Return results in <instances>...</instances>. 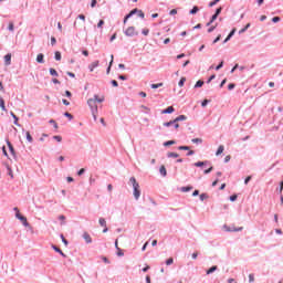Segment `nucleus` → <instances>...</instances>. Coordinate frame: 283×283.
Returning <instances> with one entry per match:
<instances>
[{"instance_id":"obj_1","label":"nucleus","mask_w":283,"mask_h":283,"mask_svg":"<svg viewBox=\"0 0 283 283\" xmlns=\"http://www.w3.org/2000/svg\"><path fill=\"white\" fill-rule=\"evenodd\" d=\"M104 101L105 98L98 97V95H94V98H90L87 101V105L91 108L94 120H96V114H98V106H96V103H103Z\"/></svg>"},{"instance_id":"obj_2","label":"nucleus","mask_w":283,"mask_h":283,"mask_svg":"<svg viewBox=\"0 0 283 283\" xmlns=\"http://www.w3.org/2000/svg\"><path fill=\"white\" fill-rule=\"evenodd\" d=\"M125 36H138V31H136V27H128L124 31Z\"/></svg>"},{"instance_id":"obj_3","label":"nucleus","mask_w":283,"mask_h":283,"mask_svg":"<svg viewBox=\"0 0 283 283\" xmlns=\"http://www.w3.org/2000/svg\"><path fill=\"white\" fill-rule=\"evenodd\" d=\"M15 218L20 220V222L23 224V227H30V222H28V218L25 216L21 214V212H15Z\"/></svg>"},{"instance_id":"obj_4","label":"nucleus","mask_w":283,"mask_h":283,"mask_svg":"<svg viewBox=\"0 0 283 283\" xmlns=\"http://www.w3.org/2000/svg\"><path fill=\"white\" fill-rule=\"evenodd\" d=\"M6 143H7V147H9V151H10L11 156L14 158V160H17V150H14V146L8 138L6 139Z\"/></svg>"},{"instance_id":"obj_5","label":"nucleus","mask_w":283,"mask_h":283,"mask_svg":"<svg viewBox=\"0 0 283 283\" xmlns=\"http://www.w3.org/2000/svg\"><path fill=\"white\" fill-rule=\"evenodd\" d=\"M174 125L175 129L180 128V124L176 123L175 119L164 123V127H171Z\"/></svg>"},{"instance_id":"obj_6","label":"nucleus","mask_w":283,"mask_h":283,"mask_svg":"<svg viewBox=\"0 0 283 283\" xmlns=\"http://www.w3.org/2000/svg\"><path fill=\"white\" fill-rule=\"evenodd\" d=\"M235 32H237V29L233 28L229 34L227 35V38L223 40V44L224 43H229V41H231V39H233V36H235Z\"/></svg>"},{"instance_id":"obj_7","label":"nucleus","mask_w":283,"mask_h":283,"mask_svg":"<svg viewBox=\"0 0 283 283\" xmlns=\"http://www.w3.org/2000/svg\"><path fill=\"white\" fill-rule=\"evenodd\" d=\"M133 195L135 200H138L140 198V186L133 187Z\"/></svg>"},{"instance_id":"obj_8","label":"nucleus","mask_w":283,"mask_h":283,"mask_svg":"<svg viewBox=\"0 0 283 283\" xmlns=\"http://www.w3.org/2000/svg\"><path fill=\"white\" fill-rule=\"evenodd\" d=\"M192 165H193V167H200L202 169V167H207V166L211 165V161H209V160L197 161Z\"/></svg>"},{"instance_id":"obj_9","label":"nucleus","mask_w":283,"mask_h":283,"mask_svg":"<svg viewBox=\"0 0 283 283\" xmlns=\"http://www.w3.org/2000/svg\"><path fill=\"white\" fill-rule=\"evenodd\" d=\"M179 191H181L182 193H189V191H193V186H191V185L184 186V187L179 188Z\"/></svg>"},{"instance_id":"obj_10","label":"nucleus","mask_w":283,"mask_h":283,"mask_svg":"<svg viewBox=\"0 0 283 283\" xmlns=\"http://www.w3.org/2000/svg\"><path fill=\"white\" fill-rule=\"evenodd\" d=\"M52 249L53 251H55V253H59L62 258H67V255L63 252V250H61V248L56 247L55 244H52Z\"/></svg>"},{"instance_id":"obj_11","label":"nucleus","mask_w":283,"mask_h":283,"mask_svg":"<svg viewBox=\"0 0 283 283\" xmlns=\"http://www.w3.org/2000/svg\"><path fill=\"white\" fill-rule=\"evenodd\" d=\"M12 64V53H7L4 55V65H11Z\"/></svg>"},{"instance_id":"obj_12","label":"nucleus","mask_w":283,"mask_h":283,"mask_svg":"<svg viewBox=\"0 0 283 283\" xmlns=\"http://www.w3.org/2000/svg\"><path fill=\"white\" fill-rule=\"evenodd\" d=\"M99 63H101V62H99L98 60H96V61H94L93 63H91V64L88 65L90 72H94V70H96V67H98Z\"/></svg>"},{"instance_id":"obj_13","label":"nucleus","mask_w":283,"mask_h":283,"mask_svg":"<svg viewBox=\"0 0 283 283\" xmlns=\"http://www.w3.org/2000/svg\"><path fill=\"white\" fill-rule=\"evenodd\" d=\"M10 116L13 118V125H17V127H21V124H19V117L14 114V112H10Z\"/></svg>"},{"instance_id":"obj_14","label":"nucleus","mask_w":283,"mask_h":283,"mask_svg":"<svg viewBox=\"0 0 283 283\" xmlns=\"http://www.w3.org/2000/svg\"><path fill=\"white\" fill-rule=\"evenodd\" d=\"M174 112H176V108H174V106H168L161 111V114H174Z\"/></svg>"},{"instance_id":"obj_15","label":"nucleus","mask_w":283,"mask_h":283,"mask_svg":"<svg viewBox=\"0 0 283 283\" xmlns=\"http://www.w3.org/2000/svg\"><path fill=\"white\" fill-rule=\"evenodd\" d=\"M82 238L85 240L86 244H92V237L90 235V233L84 232Z\"/></svg>"},{"instance_id":"obj_16","label":"nucleus","mask_w":283,"mask_h":283,"mask_svg":"<svg viewBox=\"0 0 283 283\" xmlns=\"http://www.w3.org/2000/svg\"><path fill=\"white\" fill-rule=\"evenodd\" d=\"M36 63H45V55L43 53L36 55Z\"/></svg>"},{"instance_id":"obj_17","label":"nucleus","mask_w":283,"mask_h":283,"mask_svg":"<svg viewBox=\"0 0 283 283\" xmlns=\"http://www.w3.org/2000/svg\"><path fill=\"white\" fill-rule=\"evenodd\" d=\"M217 270H218V265H212L211 268H209V269L206 271V274H207V275H211V273H216Z\"/></svg>"},{"instance_id":"obj_18","label":"nucleus","mask_w":283,"mask_h":283,"mask_svg":"<svg viewBox=\"0 0 283 283\" xmlns=\"http://www.w3.org/2000/svg\"><path fill=\"white\" fill-rule=\"evenodd\" d=\"M159 174H160V176H163V178H166V176H167V168L164 165L160 166Z\"/></svg>"},{"instance_id":"obj_19","label":"nucleus","mask_w":283,"mask_h":283,"mask_svg":"<svg viewBox=\"0 0 283 283\" xmlns=\"http://www.w3.org/2000/svg\"><path fill=\"white\" fill-rule=\"evenodd\" d=\"M224 229H226V231H228V232H238V231H242V227L241 228H229V227H227V226H224Z\"/></svg>"},{"instance_id":"obj_20","label":"nucleus","mask_w":283,"mask_h":283,"mask_svg":"<svg viewBox=\"0 0 283 283\" xmlns=\"http://www.w3.org/2000/svg\"><path fill=\"white\" fill-rule=\"evenodd\" d=\"M224 153V146L220 145L216 151V156H222Z\"/></svg>"},{"instance_id":"obj_21","label":"nucleus","mask_w":283,"mask_h":283,"mask_svg":"<svg viewBox=\"0 0 283 283\" xmlns=\"http://www.w3.org/2000/svg\"><path fill=\"white\" fill-rule=\"evenodd\" d=\"M128 184H130L133 187H138V186H140V185L138 184V181H136V177H130Z\"/></svg>"},{"instance_id":"obj_22","label":"nucleus","mask_w":283,"mask_h":283,"mask_svg":"<svg viewBox=\"0 0 283 283\" xmlns=\"http://www.w3.org/2000/svg\"><path fill=\"white\" fill-rule=\"evenodd\" d=\"M200 12V8L198 6L192 7V9L189 11V14H198Z\"/></svg>"},{"instance_id":"obj_23","label":"nucleus","mask_w":283,"mask_h":283,"mask_svg":"<svg viewBox=\"0 0 283 283\" xmlns=\"http://www.w3.org/2000/svg\"><path fill=\"white\" fill-rule=\"evenodd\" d=\"M0 108L2 109V112H7L6 99H3V97H0Z\"/></svg>"},{"instance_id":"obj_24","label":"nucleus","mask_w":283,"mask_h":283,"mask_svg":"<svg viewBox=\"0 0 283 283\" xmlns=\"http://www.w3.org/2000/svg\"><path fill=\"white\" fill-rule=\"evenodd\" d=\"M209 195L207 192H202L201 195H199V200H201V202H205V200H208Z\"/></svg>"},{"instance_id":"obj_25","label":"nucleus","mask_w":283,"mask_h":283,"mask_svg":"<svg viewBox=\"0 0 283 283\" xmlns=\"http://www.w3.org/2000/svg\"><path fill=\"white\" fill-rule=\"evenodd\" d=\"M174 120H176V123H180L182 120H187V116L186 115H179Z\"/></svg>"},{"instance_id":"obj_26","label":"nucleus","mask_w":283,"mask_h":283,"mask_svg":"<svg viewBox=\"0 0 283 283\" xmlns=\"http://www.w3.org/2000/svg\"><path fill=\"white\" fill-rule=\"evenodd\" d=\"M25 138L28 143H34V138L32 137V134H30V132L25 133Z\"/></svg>"},{"instance_id":"obj_27","label":"nucleus","mask_w":283,"mask_h":283,"mask_svg":"<svg viewBox=\"0 0 283 283\" xmlns=\"http://www.w3.org/2000/svg\"><path fill=\"white\" fill-rule=\"evenodd\" d=\"M167 158H180V155L178 153H168Z\"/></svg>"},{"instance_id":"obj_28","label":"nucleus","mask_w":283,"mask_h":283,"mask_svg":"<svg viewBox=\"0 0 283 283\" xmlns=\"http://www.w3.org/2000/svg\"><path fill=\"white\" fill-rule=\"evenodd\" d=\"M202 85H205V81L202 80L197 81L195 84V90H198V87H202Z\"/></svg>"},{"instance_id":"obj_29","label":"nucleus","mask_w":283,"mask_h":283,"mask_svg":"<svg viewBox=\"0 0 283 283\" xmlns=\"http://www.w3.org/2000/svg\"><path fill=\"white\" fill-rule=\"evenodd\" d=\"M7 171H8V176H10V178H14V174L12 172V167H10V165H7Z\"/></svg>"},{"instance_id":"obj_30","label":"nucleus","mask_w":283,"mask_h":283,"mask_svg":"<svg viewBox=\"0 0 283 283\" xmlns=\"http://www.w3.org/2000/svg\"><path fill=\"white\" fill-rule=\"evenodd\" d=\"M224 67V61H220L219 64L214 67V70L218 72Z\"/></svg>"},{"instance_id":"obj_31","label":"nucleus","mask_w":283,"mask_h":283,"mask_svg":"<svg viewBox=\"0 0 283 283\" xmlns=\"http://www.w3.org/2000/svg\"><path fill=\"white\" fill-rule=\"evenodd\" d=\"M249 28H251V23H248L244 28H242V29L239 31V34H244V32H247V30H249Z\"/></svg>"},{"instance_id":"obj_32","label":"nucleus","mask_w":283,"mask_h":283,"mask_svg":"<svg viewBox=\"0 0 283 283\" xmlns=\"http://www.w3.org/2000/svg\"><path fill=\"white\" fill-rule=\"evenodd\" d=\"M171 145H176V140H167L164 143V147H171Z\"/></svg>"},{"instance_id":"obj_33","label":"nucleus","mask_w":283,"mask_h":283,"mask_svg":"<svg viewBox=\"0 0 283 283\" xmlns=\"http://www.w3.org/2000/svg\"><path fill=\"white\" fill-rule=\"evenodd\" d=\"M187 82V77H181L180 81L178 82L179 87H185V83Z\"/></svg>"},{"instance_id":"obj_34","label":"nucleus","mask_w":283,"mask_h":283,"mask_svg":"<svg viewBox=\"0 0 283 283\" xmlns=\"http://www.w3.org/2000/svg\"><path fill=\"white\" fill-rule=\"evenodd\" d=\"M191 143H193L195 145H202V138H192Z\"/></svg>"},{"instance_id":"obj_35","label":"nucleus","mask_w":283,"mask_h":283,"mask_svg":"<svg viewBox=\"0 0 283 283\" xmlns=\"http://www.w3.org/2000/svg\"><path fill=\"white\" fill-rule=\"evenodd\" d=\"M63 115L65 118H69V120H74V115H72L70 112H65Z\"/></svg>"},{"instance_id":"obj_36","label":"nucleus","mask_w":283,"mask_h":283,"mask_svg":"<svg viewBox=\"0 0 283 283\" xmlns=\"http://www.w3.org/2000/svg\"><path fill=\"white\" fill-rule=\"evenodd\" d=\"M221 0H212L209 2L208 7L209 8H213V6H218V3H220Z\"/></svg>"},{"instance_id":"obj_37","label":"nucleus","mask_w":283,"mask_h":283,"mask_svg":"<svg viewBox=\"0 0 283 283\" xmlns=\"http://www.w3.org/2000/svg\"><path fill=\"white\" fill-rule=\"evenodd\" d=\"M54 59H55V61H61L62 55H61V52H60V51H55V53H54Z\"/></svg>"},{"instance_id":"obj_38","label":"nucleus","mask_w":283,"mask_h":283,"mask_svg":"<svg viewBox=\"0 0 283 283\" xmlns=\"http://www.w3.org/2000/svg\"><path fill=\"white\" fill-rule=\"evenodd\" d=\"M98 222H99V226H102V227H106L107 226V221L103 217L99 218Z\"/></svg>"},{"instance_id":"obj_39","label":"nucleus","mask_w":283,"mask_h":283,"mask_svg":"<svg viewBox=\"0 0 283 283\" xmlns=\"http://www.w3.org/2000/svg\"><path fill=\"white\" fill-rule=\"evenodd\" d=\"M276 191H277V193H279L280 196H282V191H283V180L280 181V187L276 188Z\"/></svg>"},{"instance_id":"obj_40","label":"nucleus","mask_w":283,"mask_h":283,"mask_svg":"<svg viewBox=\"0 0 283 283\" xmlns=\"http://www.w3.org/2000/svg\"><path fill=\"white\" fill-rule=\"evenodd\" d=\"M213 14L220 17V14H222V7H218Z\"/></svg>"},{"instance_id":"obj_41","label":"nucleus","mask_w":283,"mask_h":283,"mask_svg":"<svg viewBox=\"0 0 283 283\" xmlns=\"http://www.w3.org/2000/svg\"><path fill=\"white\" fill-rule=\"evenodd\" d=\"M102 262H104V264H112V261H109V259H107V256H101Z\"/></svg>"},{"instance_id":"obj_42","label":"nucleus","mask_w":283,"mask_h":283,"mask_svg":"<svg viewBox=\"0 0 283 283\" xmlns=\"http://www.w3.org/2000/svg\"><path fill=\"white\" fill-rule=\"evenodd\" d=\"M49 72H50V74H51V76H59V72L57 71H55V69H50L49 70Z\"/></svg>"},{"instance_id":"obj_43","label":"nucleus","mask_w":283,"mask_h":283,"mask_svg":"<svg viewBox=\"0 0 283 283\" xmlns=\"http://www.w3.org/2000/svg\"><path fill=\"white\" fill-rule=\"evenodd\" d=\"M211 103V99H203L202 102H201V107H207V105H209Z\"/></svg>"},{"instance_id":"obj_44","label":"nucleus","mask_w":283,"mask_h":283,"mask_svg":"<svg viewBox=\"0 0 283 283\" xmlns=\"http://www.w3.org/2000/svg\"><path fill=\"white\" fill-rule=\"evenodd\" d=\"M189 146H178L179 151H189Z\"/></svg>"},{"instance_id":"obj_45","label":"nucleus","mask_w":283,"mask_h":283,"mask_svg":"<svg viewBox=\"0 0 283 283\" xmlns=\"http://www.w3.org/2000/svg\"><path fill=\"white\" fill-rule=\"evenodd\" d=\"M60 238H61V240H62V242H63V244H64L65 247H67V244H70V242L67 241V239H65V235L61 234Z\"/></svg>"},{"instance_id":"obj_46","label":"nucleus","mask_w":283,"mask_h":283,"mask_svg":"<svg viewBox=\"0 0 283 283\" xmlns=\"http://www.w3.org/2000/svg\"><path fill=\"white\" fill-rule=\"evenodd\" d=\"M151 90H158V87H163V83L151 84Z\"/></svg>"},{"instance_id":"obj_47","label":"nucleus","mask_w":283,"mask_h":283,"mask_svg":"<svg viewBox=\"0 0 283 283\" xmlns=\"http://www.w3.org/2000/svg\"><path fill=\"white\" fill-rule=\"evenodd\" d=\"M211 171H213V166H210L208 169H205L203 174L207 176V175L211 174Z\"/></svg>"},{"instance_id":"obj_48","label":"nucleus","mask_w":283,"mask_h":283,"mask_svg":"<svg viewBox=\"0 0 283 283\" xmlns=\"http://www.w3.org/2000/svg\"><path fill=\"white\" fill-rule=\"evenodd\" d=\"M8 30L9 32H14V22H9Z\"/></svg>"},{"instance_id":"obj_49","label":"nucleus","mask_w":283,"mask_h":283,"mask_svg":"<svg viewBox=\"0 0 283 283\" xmlns=\"http://www.w3.org/2000/svg\"><path fill=\"white\" fill-rule=\"evenodd\" d=\"M137 17H139V19H145V12H143V10H138L137 11Z\"/></svg>"},{"instance_id":"obj_50","label":"nucleus","mask_w":283,"mask_h":283,"mask_svg":"<svg viewBox=\"0 0 283 283\" xmlns=\"http://www.w3.org/2000/svg\"><path fill=\"white\" fill-rule=\"evenodd\" d=\"M281 21H282V18H280V17L272 18V23H280Z\"/></svg>"},{"instance_id":"obj_51","label":"nucleus","mask_w":283,"mask_h":283,"mask_svg":"<svg viewBox=\"0 0 283 283\" xmlns=\"http://www.w3.org/2000/svg\"><path fill=\"white\" fill-rule=\"evenodd\" d=\"M53 140H56L57 143H61L63 140V137H61V135H54Z\"/></svg>"},{"instance_id":"obj_52","label":"nucleus","mask_w":283,"mask_h":283,"mask_svg":"<svg viewBox=\"0 0 283 283\" xmlns=\"http://www.w3.org/2000/svg\"><path fill=\"white\" fill-rule=\"evenodd\" d=\"M116 255L118 256V258H123V255H125V252H123V249H117V253H116Z\"/></svg>"},{"instance_id":"obj_53","label":"nucleus","mask_w":283,"mask_h":283,"mask_svg":"<svg viewBox=\"0 0 283 283\" xmlns=\"http://www.w3.org/2000/svg\"><path fill=\"white\" fill-rule=\"evenodd\" d=\"M171 264H174V258H169L166 260V265L167 266H171Z\"/></svg>"},{"instance_id":"obj_54","label":"nucleus","mask_w":283,"mask_h":283,"mask_svg":"<svg viewBox=\"0 0 283 283\" xmlns=\"http://www.w3.org/2000/svg\"><path fill=\"white\" fill-rule=\"evenodd\" d=\"M251 180H253V176L245 177L244 185H249V182H251Z\"/></svg>"},{"instance_id":"obj_55","label":"nucleus","mask_w":283,"mask_h":283,"mask_svg":"<svg viewBox=\"0 0 283 283\" xmlns=\"http://www.w3.org/2000/svg\"><path fill=\"white\" fill-rule=\"evenodd\" d=\"M2 154H3V156H6V158H10V155H8V150H7L6 146H2Z\"/></svg>"},{"instance_id":"obj_56","label":"nucleus","mask_w":283,"mask_h":283,"mask_svg":"<svg viewBox=\"0 0 283 283\" xmlns=\"http://www.w3.org/2000/svg\"><path fill=\"white\" fill-rule=\"evenodd\" d=\"M138 10H139L138 8L130 10L129 11L130 17H134V14H138Z\"/></svg>"},{"instance_id":"obj_57","label":"nucleus","mask_w":283,"mask_h":283,"mask_svg":"<svg viewBox=\"0 0 283 283\" xmlns=\"http://www.w3.org/2000/svg\"><path fill=\"white\" fill-rule=\"evenodd\" d=\"M229 200H230V202H235V200H238V196L234 193L229 197Z\"/></svg>"},{"instance_id":"obj_58","label":"nucleus","mask_w":283,"mask_h":283,"mask_svg":"<svg viewBox=\"0 0 283 283\" xmlns=\"http://www.w3.org/2000/svg\"><path fill=\"white\" fill-rule=\"evenodd\" d=\"M228 90L231 92L232 90H235V83H229Z\"/></svg>"},{"instance_id":"obj_59","label":"nucleus","mask_w":283,"mask_h":283,"mask_svg":"<svg viewBox=\"0 0 283 283\" xmlns=\"http://www.w3.org/2000/svg\"><path fill=\"white\" fill-rule=\"evenodd\" d=\"M249 282L250 283H253L255 282V275L252 273V274H249Z\"/></svg>"},{"instance_id":"obj_60","label":"nucleus","mask_w":283,"mask_h":283,"mask_svg":"<svg viewBox=\"0 0 283 283\" xmlns=\"http://www.w3.org/2000/svg\"><path fill=\"white\" fill-rule=\"evenodd\" d=\"M216 78V74H212V75H210L209 77H208V80H207V84H209V83H211V81H213Z\"/></svg>"},{"instance_id":"obj_61","label":"nucleus","mask_w":283,"mask_h":283,"mask_svg":"<svg viewBox=\"0 0 283 283\" xmlns=\"http://www.w3.org/2000/svg\"><path fill=\"white\" fill-rule=\"evenodd\" d=\"M216 28H218V24L211 25V27L208 29V33L211 34V32H213V31L216 30Z\"/></svg>"},{"instance_id":"obj_62","label":"nucleus","mask_w":283,"mask_h":283,"mask_svg":"<svg viewBox=\"0 0 283 283\" xmlns=\"http://www.w3.org/2000/svg\"><path fill=\"white\" fill-rule=\"evenodd\" d=\"M129 19H132V14H130V13H127V14L124 17V23H127V21H129Z\"/></svg>"},{"instance_id":"obj_63","label":"nucleus","mask_w":283,"mask_h":283,"mask_svg":"<svg viewBox=\"0 0 283 283\" xmlns=\"http://www.w3.org/2000/svg\"><path fill=\"white\" fill-rule=\"evenodd\" d=\"M111 84L113 85V87H118V81L116 80H112Z\"/></svg>"},{"instance_id":"obj_64","label":"nucleus","mask_w":283,"mask_h":283,"mask_svg":"<svg viewBox=\"0 0 283 283\" xmlns=\"http://www.w3.org/2000/svg\"><path fill=\"white\" fill-rule=\"evenodd\" d=\"M83 174H85V168H81V169L77 171V176H83Z\"/></svg>"}]
</instances>
